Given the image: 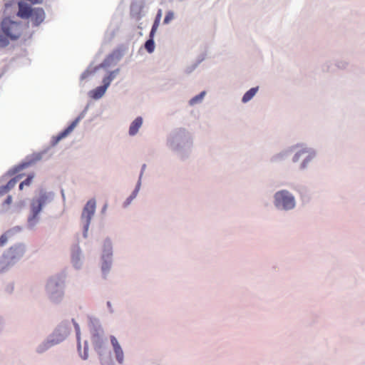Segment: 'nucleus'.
Here are the masks:
<instances>
[{
  "mask_svg": "<svg viewBox=\"0 0 365 365\" xmlns=\"http://www.w3.org/2000/svg\"><path fill=\"white\" fill-rule=\"evenodd\" d=\"M205 94V92L202 91L199 95H197V96H195L194 98H192L190 101V105H194L195 103L200 101L202 99V98L204 97Z\"/></svg>",
  "mask_w": 365,
  "mask_h": 365,
  "instance_id": "2eb2a0df",
  "label": "nucleus"
},
{
  "mask_svg": "<svg viewBox=\"0 0 365 365\" xmlns=\"http://www.w3.org/2000/svg\"><path fill=\"white\" fill-rule=\"evenodd\" d=\"M96 204V200L94 199H91L87 202L83 210L81 220L84 222L85 232H87L91 218L95 213Z\"/></svg>",
  "mask_w": 365,
  "mask_h": 365,
  "instance_id": "39448f33",
  "label": "nucleus"
},
{
  "mask_svg": "<svg viewBox=\"0 0 365 365\" xmlns=\"http://www.w3.org/2000/svg\"><path fill=\"white\" fill-rule=\"evenodd\" d=\"M83 359H86L88 358V354L87 353H84V355L82 357Z\"/></svg>",
  "mask_w": 365,
  "mask_h": 365,
  "instance_id": "a878e982",
  "label": "nucleus"
},
{
  "mask_svg": "<svg viewBox=\"0 0 365 365\" xmlns=\"http://www.w3.org/2000/svg\"><path fill=\"white\" fill-rule=\"evenodd\" d=\"M143 124V119L141 117L136 118L130 124V128H129V134L130 135H135L139 128L141 127Z\"/></svg>",
  "mask_w": 365,
  "mask_h": 365,
  "instance_id": "1a4fd4ad",
  "label": "nucleus"
},
{
  "mask_svg": "<svg viewBox=\"0 0 365 365\" xmlns=\"http://www.w3.org/2000/svg\"><path fill=\"white\" fill-rule=\"evenodd\" d=\"M79 120H80V118L78 117L76 119H75L64 130H63L58 135H56L54 138L55 143H58L61 139H63V138H66L67 135H68L73 130V129L76 127Z\"/></svg>",
  "mask_w": 365,
  "mask_h": 365,
  "instance_id": "6e6552de",
  "label": "nucleus"
},
{
  "mask_svg": "<svg viewBox=\"0 0 365 365\" xmlns=\"http://www.w3.org/2000/svg\"><path fill=\"white\" fill-rule=\"evenodd\" d=\"M106 209H107V205H105L102 209V212H105L106 211Z\"/></svg>",
  "mask_w": 365,
  "mask_h": 365,
  "instance_id": "393cba45",
  "label": "nucleus"
},
{
  "mask_svg": "<svg viewBox=\"0 0 365 365\" xmlns=\"http://www.w3.org/2000/svg\"><path fill=\"white\" fill-rule=\"evenodd\" d=\"M174 19V13L171 11H169L168 12H167L165 16V19H164V21H163V23L165 24H169L173 19Z\"/></svg>",
  "mask_w": 365,
  "mask_h": 365,
  "instance_id": "dca6fc26",
  "label": "nucleus"
},
{
  "mask_svg": "<svg viewBox=\"0 0 365 365\" xmlns=\"http://www.w3.org/2000/svg\"><path fill=\"white\" fill-rule=\"evenodd\" d=\"M8 240V237L6 235H2L0 237V246H4Z\"/></svg>",
  "mask_w": 365,
  "mask_h": 365,
  "instance_id": "412c9836",
  "label": "nucleus"
},
{
  "mask_svg": "<svg viewBox=\"0 0 365 365\" xmlns=\"http://www.w3.org/2000/svg\"><path fill=\"white\" fill-rule=\"evenodd\" d=\"M74 325H75V328H76V334L78 336L79 335V331H80L79 326L76 323H75Z\"/></svg>",
  "mask_w": 365,
  "mask_h": 365,
  "instance_id": "b1692460",
  "label": "nucleus"
},
{
  "mask_svg": "<svg viewBox=\"0 0 365 365\" xmlns=\"http://www.w3.org/2000/svg\"><path fill=\"white\" fill-rule=\"evenodd\" d=\"M19 176H16L12 179H11L8 182L7 184L4 186V187H1L0 189L1 190V192H7L8 191H9L11 189H12L13 187H14V186L16 185L17 182L19 181Z\"/></svg>",
  "mask_w": 365,
  "mask_h": 365,
  "instance_id": "f8f14e48",
  "label": "nucleus"
},
{
  "mask_svg": "<svg viewBox=\"0 0 365 365\" xmlns=\"http://www.w3.org/2000/svg\"><path fill=\"white\" fill-rule=\"evenodd\" d=\"M26 252V247L24 245H16L11 247L7 253L4 255V259L0 262V272H3L9 264L10 262L21 258Z\"/></svg>",
  "mask_w": 365,
  "mask_h": 365,
  "instance_id": "f03ea898",
  "label": "nucleus"
},
{
  "mask_svg": "<svg viewBox=\"0 0 365 365\" xmlns=\"http://www.w3.org/2000/svg\"><path fill=\"white\" fill-rule=\"evenodd\" d=\"M161 10L160 9L155 16V21H154V23L153 24V26H152V29H151V31H150V37H154L155 36V34L160 25V19H161Z\"/></svg>",
  "mask_w": 365,
  "mask_h": 365,
  "instance_id": "9b49d317",
  "label": "nucleus"
},
{
  "mask_svg": "<svg viewBox=\"0 0 365 365\" xmlns=\"http://www.w3.org/2000/svg\"><path fill=\"white\" fill-rule=\"evenodd\" d=\"M111 81H112V77L110 75L105 77L103 80V85L102 86H106V89H107L108 87L109 86Z\"/></svg>",
  "mask_w": 365,
  "mask_h": 365,
  "instance_id": "f3484780",
  "label": "nucleus"
},
{
  "mask_svg": "<svg viewBox=\"0 0 365 365\" xmlns=\"http://www.w3.org/2000/svg\"><path fill=\"white\" fill-rule=\"evenodd\" d=\"M110 342L115 354L116 360L118 363L122 364L123 362V351L120 344L117 339L113 336H110Z\"/></svg>",
  "mask_w": 365,
  "mask_h": 365,
  "instance_id": "0eeeda50",
  "label": "nucleus"
},
{
  "mask_svg": "<svg viewBox=\"0 0 365 365\" xmlns=\"http://www.w3.org/2000/svg\"><path fill=\"white\" fill-rule=\"evenodd\" d=\"M1 30L5 36L12 40L18 38L22 32L21 25L6 18L1 22Z\"/></svg>",
  "mask_w": 365,
  "mask_h": 365,
  "instance_id": "7ed1b4c3",
  "label": "nucleus"
},
{
  "mask_svg": "<svg viewBox=\"0 0 365 365\" xmlns=\"http://www.w3.org/2000/svg\"><path fill=\"white\" fill-rule=\"evenodd\" d=\"M17 15L22 19L31 18L34 26L41 24L45 19V12L41 8L31 9L24 2L19 3V11Z\"/></svg>",
  "mask_w": 365,
  "mask_h": 365,
  "instance_id": "f257e3e1",
  "label": "nucleus"
},
{
  "mask_svg": "<svg viewBox=\"0 0 365 365\" xmlns=\"http://www.w3.org/2000/svg\"><path fill=\"white\" fill-rule=\"evenodd\" d=\"M33 175H29L27 178L21 182V186H29L31 183Z\"/></svg>",
  "mask_w": 365,
  "mask_h": 365,
  "instance_id": "a211bd4d",
  "label": "nucleus"
},
{
  "mask_svg": "<svg viewBox=\"0 0 365 365\" xmlns=\"http://www.w3.org/2000/svg\"><path fill=\"white\" fill-rule=\"evenodd\" d=\"M43 200L41 199L33 200L31 204V216L28 219V222L31 226L35 225L38 220V215L42 210Z\"/></svg>",
  "mask_w": 365,
  "mask_h": 365,
  "instance_id": "423d86ee",
  "label": "nucleus"
},
{
  "mask_svg": "<svg viewBox=\"0 0 365 365\" xmlns=\"http://www.w3.org/2000/svg\"><path fill=\"white\" fill-rule=\"evenodd\" d=\"M145 48L148 53L153 52L155 49V43L153 41V37L150 36V38L145 43Z\"/></svg>",
  "mask_w": 365,
  "mask_h": 365,
  "instance_id": "4468645a",
  "label": "nucleus"
},
{
  "mask_svg": "<svg viewBox=\"0 0 365 365\" xmlns=\"http://www.w3.org/2000/svg\"><path fill=\"white\" fill-rule=\"evenodd\" d=\"M274 204L284 210L292 209L295 205L294 197L287 190H281L274 195Z\"/></svg>",
  "mask_w": 365,
  "mask_h": 365,
  "instance_id": "20e7f679",
  "label": "nucleus"
},
{
  "mask_svg": "<svg viewBox=\"0 0 365 365\" xmlns=\"http://www.w3.org/2000/svg\"><path fill=\"white\" fill-rule=\"evenodd\" d=\"M257 90H258V88L256 87V88H252L248 91H247L242 97V102L247 103L249 101H250L254 97V96L256 94Z\"/></svg>",
  "mask_w": 365,
  "mask_h": 365,
  "instance_id": "ddd939ff",
  "label": "nucleus"
},
{
  "mask_svg": "<svg viewBox=\"0 0 365 365\" xmlns=\"http://www.w3.org/2000/svg\"><path fill=\"white\" fill-rule=\"evenodd\" d=\"M11 200H12L11 196H8L5 200V202L6 204H10L11 202Z\"/></svg>",
  "mask_w": 365,
  "mask_h": 365,
  "instance_id": "5701e85b",
  "label": "nucleus"
},
{
  "mask_svg": "<svg viewBox=\"0 0 365 365\" xmlns=\"http://www.w3.org/2000/svg\"><path fill=\"white\" fill-rule=\"evenodd\" d=\"M306 153H307V151L305 150H300L299 152H298L297 153L295 154V155L293 158V160L297 161L299 160V157Z\"/></svg>",
  "mask_w": 365,
  "mask_h": 365,
  "instance_id": "aec40b11",
  "label": "nucleus"
},
{
  "mask_svg": "<svg viewBox=\"0 0 365 365\" xmlns=\"http://www.w3.org/2000/svg\"><path fill=\"white\" fill-rule=\"evenodd\" d=\"M24 187V186H21V182L19 185V189L21 190H23Z\"/></svg>",
  "mask_w": 365,
  "mask_h": 365,
  "instance_id": "bb28decb",
  "label": "nucleus"
},
{
  "mask_svg": "<svg viewBox=\"0 0 365 365\" xmlns=\"http://www.w3.org/2000/svg\"><path fill=\"white\" fill-rule=\"evenodd\" d=\"M106 91V86H98L91 91V96L94 99H99L104 95Z\"/></svg>",
  "mask_w": 365,
  "mask_h": 365,
  "instance_id": "9d476101",
  "label": "nucleus"
},
{
  "mask_svg": "<svg viewBox=\"0 0 365 365\" xmlns=\"http://www.w3.org/2000/svg\"><path fill=\"white\" fill-rule=\"evenodd\" d=\"M54 286H58L57 282L54 279H51L48 283V287L52 289Z\"/></svg>",
  "mask_w": 365,
  "mask_h": 365,
  "instance_id": "4be33fe9",
  "label": "nucleus"
},
{
  "mask_svg": "<svg viewBox=\"0 0 365 365\" xmlns=\"http://www.w3.org/2000/svg\"><path fill=\"white\" fill-rule=\"evenodd\" d=\"M138 189L136 188L134 192H133V194L127 199V205L130 204L131 200L135 197V196L137 195V193H138Z\"/></svg>",
  "mask_w": 365,
  "mask_h": 365,
  "instance_id": "6ab92c4d",
  "label": "nucleus"
}]
</instances>
